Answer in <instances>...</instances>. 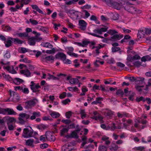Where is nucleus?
Listing matches in <instances>:
<instances>
[{"instance_id": "393cba45", "label": "nucleus", "mask_w": 151, "mask_h": 151, "mask_svg": "<svg viewBox=\"0 0 151 151\" xmlns=\"http://www.w3.org/2000/svg\"><path fill=\"white\" fill-rule=\"evenodd\" d=\"M118 148L117 145H116L114 143H112L110 149L111 151H116L118 149Z\"/></svg>"}, {"instance_id": "473e14b6", "label": "nucleus", "mask_w": 151, "mask_h": 151, "mask_svg": "<svg viewBox=\"0 0 151 151\" xmlns=\"http://www.w3.org/2000/svg\"><path fill=\"white\" fill-rule=\"evenodd\" d=\"M6 120L8 121L7 123H12L16 121V119L13 117H10L9 116H7L6 118Z\"/></svg>"}, {"instance_id": "864d4df0", "label": "nucleus", "mask_w": 151, "mask_h": 151, "mask_svg": "<svg viewBox=\"0 0 151 151\" xmlns=\"http://www.w3.org/2000/svg\"><path fill=\"white\" fill-rule=\"evenodd\" d=\"M22 91L25 94H28L29 92L28 89L26 88H22Z\"/></svg>"}, {"instance_id": "39448f33", "label": "nucleus", "mask_w": 151, "mask_h": 151, "mask_svg": "<svg viewBox=\"0 0 151 151\" xmlns=\"http://www.w3.org/2000/svg\"><path fill=\"white\" fill-rule=\"evenodd\" d=\"M31 0H16V2L18 3L19 2L20 3V5H17L16 6V7L17 9H20L21 7H22L23 6V4H28L29 2H30Z\"/></svg>"}, {"instance_id": "58836bf2", "label": "nucleus", "mask_w": 151, "mask_h": 151, "mask_svg": "<svg viewBox=\"0 0 151 151\" xmlns=\"http://www.w3.org/2000/svg\"><path fill=\"white\" fill-rule=\"evenodd\" d=\"M55 48H52L51 50H48L46 51L47 53L49 54H54L55 52Z\"/></svg>"}, {"instance_id": "4be33fe9", "label": "nucleus", "mask_w": 151, "mask_h": 151, "mask_svg": "<svg viewBox=\"0 0 151 151\" xmlns=\"http://www.w3.org/2000/svg\"><path fill=\"white\" fill-rule=\"evenodd\" d=\"M35 38L34 37L29 38L28 40V43L31 45H34L35 44Z\"/></svg>"}, {"instance_id": "2f4dec72", "label": "nucleus", "mask_w": 151, "mask_h": 151, "mask_svg": "<svg viewBox=\"0 0 151 151\" xmlns=\"http://www.w3.org/2000/svg\"><path fill=\"white\" fill-rule=\"evenodd\" d=\"M90 19L91 20L95 21L96 22V24H100V22L98 21L96 17L94 15H91L90 17Z\"/></svg>"}, {"instance_id": "5701e85b", "label": "nucleus", "mask_w": 151, "mask_h": 151, "mask_svg": "<svg viewBox=\"0 0 151 151\" xmlns=\"http://www.w3.org/2000/svg\"><path fill=\"white\" fill-rule=\"evenodd\" d=\"M50 115L53 118H56L60 116V114L58 113L55 111H52L50 114Z\"/></svg>"}, {"instance_id": "1a4fd4ad", "label": "nucleus", "mask_w": 151, "mask_h": 151, "mask_svg": "<svg viewBox=\"0 0 151 151\" xmlns=\"http://www.w3.org/2000/svg\"><path fill=\"white\" fill-rule=\"evenodd\" d=\"M79 28L82 30H84L86 29L87 24L85 21L83 20H79Z\"/></svg>"}, {"instance_id": "3c124183", "label": "nucleus", "mask_w": 151, "mask_h": 151, "mask_svg": "<svg viewBox=\"0 0 151 151\" xmlns=\"http://www.w3.org/2000/svg\"><path fill=\"white\" fill-rule=\"evenodd\" d=\"M104 117L102 116L100 114H98V120L100 121V123H103L104 122V121L103 120Z\"/></svg>"}, {"instance_id": "8fccbe9b", "label": "nucleus", "mask_w": 151, "mask_h": 151, "mask_svg": "<svg viewBox=\"0 0 151 151\" xmlns=\"http://www.w3.org/2000/svg\"><path fill=\"white\" fill-rule=\"evenodd\" d=\"M47 76V78L49 79H52L53 80H56L57 79V78L56 77H55V76L52 75H50L49 74H48Z\"/></svg>"}, {"instance_id": "9b49d317", "label": "nucleus", "mask_w": 151, "mask_h": 151, "mask_svg": "<svg viewBox=\"0 0 151 151\" xmlns=\"http://www.w3.org/2000/svg\"><path fill=\"white\" fill-rule=\"evenodd\" d=\"M145 34V28H141L138 31L137 37L139 38L143 37Z\"/></svg>"}, {"instance_id": "603ef678", "label": "nucleus", "mask_w": 151, "mask_h": 151, "mask_svg": "<svg viewBox=\"0 0 151 151\" xmlns=\"http://www.w3.org/2000/svg\"><path fill=\"white\" fill-rule=\"evenodd\" d=\"M72 115V112L71 111H69L65 113V116L68 119H69Z\"/></svg>"}, {"instance_id": "49530a36", "label": "nucleus", "mask_w": 151, "mask_h": 151, "mask_svg": "<svg viewBox=\"0 0 151 151\" xmlns=\"http://www.w3.org/2000/svg\"><path fill=\"white\" fill-rule=\"evenodd\" d=\"M119 18V15L116 13H114L113 14L112 19L114 20H116L118 19Z\"/></svg>"}, {"instance_id": "0e129e2a", "label": "nucleus", "mask_w": 151, "mask_h": 151, "mask_svg": "<svg viewBox=\"0 0 151 151\" xmlns=\"http://www.w3.org/2000/svg\"><path fill=\"white\" fill-rule=\"evenodd\" d=\"M70 100L68 99H65V100H64L62 101V103L63 104L65 105L68 102H70Z\"/></svg>"}, {"instance_id": "a18cd8bd", "label": "nucleus", "mask_w": 151, "mask_h": 151, "mask_svg": "<svg viewBox=\"0 0 151 151\" xmlns=\"http://www.w3.org/2000/svg\"><path fill=\"white\" fill-rule=\"evenodd\" d=\"M128 12L131 13L132 14H137V12L136 11H138V12H141L140 10H127Z\"/></svg>"}, {"instance_id": "4d7b16f0", "label": "nucleus", "mask_w": 151, "mask_h": 151, "mask_svg": "<svg viewBox=\"0 0 151 151\" xmlns=\"http://www.w3.org/2000/svg\"><path fill=\"white\" fill-rule=\"evenodd\" d=\"M27 52V50L25 48L22 47L20 48V52L22 53H24Z\"/></svg>"}, {"instance_id": "6e6d98bb", "label": "nucleus", "mask_w": 151, "mask_h": 151, "mask_svg": "<svg viewBox=\"0 0 151 151\" xmlns=\"http://www.w3.org/2000/svg\"><path fill=\"white\" fill-rule=\"evenodd\" d=\"M116 94L117 95H123L124 94L123 91L121 89L117 90L116 92Z\"/></svg>"}, {"instance_id": "f704fd0d", "label": "nucleus", "mask_w": 151, "mask_h": 151, "mask_svg": "<svg viewBox=\"0 0 151 151\" xmlns=\"http://www.w3.org/2000/svg\"><path fill=\"white\" fill-rule=\"evenodd\" d=\"M44 59L46 61H50L51 60H53L54 59V57L52 56H48L45 57Z\"/></svg>"}, {"instance_id": "f8f14e48", "label": "nucleus", "mask_w": 151, "mask_h": 151, "mask_svg": "<svg viewBox=\"0 0 151 151\" xmlns=\"http://www.w3.org/2000/svg\"><path fill=\"white\" fill-rule=\"evenodd\" d=\"M68 14H70L71 16L75 17H78L79 12L78 11H75V10H69L68 11L66 12Z\"/></svg>"}, {"instance_id": "ddd939ff", "label": "nucleus", "mask_w": 151, "mask_h": 151, "mask_svg": "<svg viewBox=\"0 0 151 151\" xmlns=\"http://www.w3.org/2000/svg\"><path fill=\"white\" fill-rule=\"evenodd\" d=\"M12 81H13L15 84L17 85H19L21 83H22L24 82V81L23 80L19 78H12Z\"/></svg>"}, {"instance_id": "de8ad7c7", "label": "nucleus", "mask_w": 151, "mask_h": 151, "mask_svg": "<svg viewBox=\"0 0 151 151\" xmlns=\"http://www.w3.org/2000/svg\"><path fill=\"white\" fill-rule=\"evenodd\" d=\"M6 109L2 108L0 107V114H6Z\"/></svg>"}, {"instance_id": "9d476101", "label": "nucleus", "mask_w": 151, "mask_h": 151, "mask_svg": "<svg viewBox=\"0 0 151 151\" xmlns=\"http://www.w3.org/2000/svg\"><path fill=\"white\" fill-rule=\"evenodd\" d=\"M12 68L11 67L8 65L7 66H4L3 68L4 69H6L7 70L9 73L12 74H14L17 73L16 71L14 70L13 66H12Z\"/></svg>"}, {"instance_id": "0eeeda50", "label": "nucleus", "mask_w": 151, "mask_h": 151, "mask_svg": "<svg viewBox=\"0 0 151 151\" xmlns=\"http://www.w3.org/2000/svg\"><path fill=\"white\" fill-rule=\"evenodd\" d=\"M9 91L10 96L11 97L12 96V95H13V101L14 102L19 101V94L11 90H10Z\"/></svg>"}, {"instance_id": "f257e3e1", "label": "nucleus", "mask_w": 151, "mask_h": 151, "mask_svg": "<svg viewBox=\"0 0 151 151\" xmlns=\"http://www.w3.org/2000/svg\"><path fill=\"white\" fill-rule=\"evenodd\" d=\"M30 114L28 112L19 114L18 118L19 123L24 124L28 122V119L33 120L35 119L36 117H39L40 116V113L39 112H34L32 113V115L30 116Z\"/></svg>"}, {"instance_id": "6ab92c4d", "label": "nucleus", "mask_w": 151, "mask_h": 151, "mask_svg": "<svg viewBox=\"0 0 151 151\" xmlns=\"http://www.w3.org/2000/svg\"><path fill=\"white\" fill-rule=\"evenodd\" d=\"M123 37V35H114L111 37V39L112 40H119Z\"/></svg>"}, {"instance_id": "2eb2a0df", "label": "nucleus", "mask_w": 151, "mask_h": 151, "mask_svg": "<svg viewBox=\"0 0 151 151\" xmlns=\"http://www.w3.org/2000/svg\"><path fill=\"white\" fill-rule=\"evenodd\" d=\"M20 72L21 74H24L27 77H29L31 75V73L27 69L22 70H20Z\"/></svg>"}, {"instance_id": "7c9ffc66", "label": "nucleus", "mask_w": 151, "mask_h": 151, "mask_svg": "<svg viewBox=\"0 0 151 151\" xmlns=\"http://www.w3.org/2000/svg\"><path fill=\"white\" fill-rule=\"evenodd\" d=\"M16 35L20 37H27L28 35L27 33L25 32L19 33H17L16 34Z\"/></svg>"}, {"instance_id": "7ed1b4c3", "label": "nucleus", "mask_w": 151, "mask_h": 151, "mask_svg": "<svg viewBox=\"0 0 151 151\" xmlns=\"http://www.w3.org/2000/svg\"><path fill=\"white\" fill-rule=\"evenodd\" d=\"M31 84L30 85V87L32 92L36 93H40V90L38 89L41 88V86L39 85V83H38L37 84L35 85V83L32 81H31Z\"/></svg>"}, {"instance_id": "052dcab7", "label": "nucleus", "mask_w": 151, "mask_h": 151, "mask_svg": "<svg viewBox=\"0 0 151 151\" xmlns=\"http://www.w3.org/2000/svg\"><path fill=\"white\" fill-rule=\"evenodd\" d=\"M66 93L65 92H63L59 96V98L60 99H63L65 97Z\"/></svg>"}, {"instance_id": "72a5a7b5", "label": "nucleus", "mask_w": 151, "mask_h": 151, "mask_svg": "<svg viewBox=\"0 0 151 151\" xmlns=\"http://www.w3.org/2000/svg\"><path fill=\"white\" fill-rule=\"evenodd\" d=\"M80 114L81 115V117L82 119H84L86 116V114L85 113V110L84 109L81 110Z\"/></svg>"}, {"instance_id": "c85d7f7f", "label": "nucleus", "mask_w": 151, "mask_h": 151, "mask_svg": "<svg viewBox=\"0 0 151 151\" xmlns=\"http://www.w3.org/2000/svg\"><path fill=\"white\" fill-rule=\"evenodd\" d=\"M33 139H30L26 141V145L28 146H31L33 144Z\"/></svg>"}, {"instance_id": "bb28decb", "label": "nucleus", "mask_w": 151, "mask_h": 151, "mask_svg": "<svg viewBox=\"0 0 151 151\" xmlns=\"http://www.w3.org/2000/svg\"><path fill=\"white\" fill-rule=\"evenodd\" d=\"M108 147L103 145H100L99 147V151H107Z\"/></svg>"}, {"instance_id": "c9c22d12", "label": "nucleus", "mask_w": 151, "mask_h": 151, "mask_svg": "<svg viewBox=\"0 0 151 151\" xmlns=\"http://www.w3.org/2000/svg\"><path fill=\"white\" fill-rule=\"evenodd\" d=\"M76 131H73L71 133L70 137V138H78V136L77 135V133L76 132Z\"/></svg>"}, {"instance_id": "e433bc0d", "label": "nucleus", "mask_w": 151, "mask_h": 151, "mask_svg": "<svg viewBox=\"0 0 151 151\" xmlns=\"http://www.w3.org/2000/svg\"><path fill=\"white\" fill-rule=\"evenodd\" d=\"M68 89L69 90V91L72 92L77 91L78 90V88L76 86H75V87H69L68 88Z\"/></svg>"}, {"instance_id": "338daca9", "label": "nucleus", "mask_w": 151, "mask_h": 151, "mask_svg": "<svg viewBox=\"0 0 151 151\" xmlns=\"http://www.w3.org/2000/svg\"><path fill=\"white\" fill-rule=\"evenodd\" d=\"M101 20L104 22L106 21L109 20L108 18L105 17L104 15L101 16Z\"/></svg>"}, {"instance_id": "09e8293b", "label": "nucleus", "mask_w": 151, "mask_h": 151, "mask_svg": "<svg viewBox=\"0 0 151 151\" xmlns=\"http://www.w3.org/2000/svg\"><path fill=\"white\" fill-rule=\"evenodd\" d=\"M11 40H9L7 41V43L5 44V46L6 47H9L12 45V41Z\"/></svg>"}, {"instance_id": "ea45409f", "label": "nucleus", "mask_w": 151, "mask_h": 151, "mask_svg": "<svg viewBox=\"0 0 151 151\" xmlns=\"http://www.w3.org/2000/svg\"><path fill=\"white\" fill-rule=\"evenodd\" d=\"M2 28L7 31H9L12 30V28L9 26H5L3 25L2 26Z\"/></svg>"}, {"instance_id": "4468645a", "label": "nucleus", "mask_w": 151, "mask_h": 151, "mask_svg": "<svg viewBox=\"0 0 151 151\" xmlns=\"http://www.w3.org/2000/svg\"><path fill=\"white\" fill-rule=\"evenodd\" d=\"M107 28H101L100 29H95L93 30V32L95 33L101 35L102 34V32L106 31Z\"/></svg>"}, {"instance_id": "dca6fc26", "label": "nucleus", "mask_w": 151, "mask_h": 151, "mask_svg": "<svg viewBox=\"0 0 151 151\" xmlns=\"http://www.w3.org/2000/svg\"><path fill=\"white\" fill-rule=\"evenodd\" d=\"M6 114L9 115H16L17 113L12 109L7 108L6 110Z\"/></svg>"}, {"instance_id": "37998d69", "label": "nucleus", "mask_w": 151, "mask_h": 151, "mask_svg": "<svg viewBox=\"0 0 151 151\" xmlns=\"http://www.w3.org/2000/svg\"><path fill=\"white\" fill-rule=\"evenodd\" d=\"M120 48L118 47H112L111 48L112 51L113 52H116L120 50Z\"/></svg>"}, {"instance_id": "e2e57ef3", "label": "nucleus", "mask_w": 151, "mask_h": 151, "mask_svg": "<svg viewBox=\"0 0 151 151\" xmlns=\"http://www.w3.org/2000/svg\"><path fill=\"white\" fill-rule=\"evenodd\" d=\"M83 12L85 13V17L86 18H87L90 16V13L88 12L86 10H84L83 11Z\"/></svg>"}, {"instance_id": "cd10ccee", "label": "nucleus", "mask_w": 151, "mask_h": 151, "mask_svg": "<svg viewBox=\"0 0 151 151\" xmlns=\"http://www.w3.org/2000/svg\"><path fill=\"white\" fill-rule=\"evenodd\" d=\"M3 76L6 79L9 81H12V78L9 75H6L4 73H2Z\"/></svg>"}, {"instance_id": "bf43d9fd", "label": "nucleus", "mask_w": 151, "mask_h": 151, "mask_svg": "<svg viewBox=\"0 0 151 151\" xmlns=\"http://www.w3.org/2000/svg\"><path fill=\"white\" fill-rule=\"evenodd\" d=\"M62 122L66 124H68L71 122L70 120L69 119H63L62 120Z\"/></svg>"}, {"instance_id": "aec40b11", "label": "nucleus", "mask_w": 151, "mask_h": 151, "mask_svg": "<svg viewBox=\"0 0 151 151\" xmlns=\"http://www.w3.org/2000/svg\"><path fill=\"white\" fill-rule=\"evenodd\" d=\"M109 138L106 136H104L101 138V139L105 142V144L106 145H109L111 143V142L109 140Z\"/></svg>"}, {"instance_id": "20e7f679", "label": "nucleus", "mask_w": 151, "mask_h": 151, "mask_svg": "<svg viewBox=\"0 0 151 151\" xmlns=\"http://www.w3.org/2000/svg\"><path fill=\"white\" fill-rule=\"evenodd\" d=\"M46 139L50 141L54 142L55 139L53 134L50 132H46Z\"/></svg>"}, {"instance_id": "5fc2aeb1", "label": "nucleus", "mask_w": 151, "mask_h": 151, "mask_svg": "<svg viewBox=\"0 0 151 151\" xmlns=\"http://www.w3.org/2000/svg\"><path fill=\"white\" fill-rule=\"evenodd\" d=\"M46 134H45V135H43L40 136V140L43 142H44L46 141Z\"/></svg>"}, {"instance_id": "423d86ee", "label": "nucleus", "mask_w": 151, "mask_h": 151, "mask_svg": "<svg viewBox=\"0 0 151 151\" xmlns=\"http://www.w3.org/2000/svg\"><path fill=\"white\" fill-rule=\"evenodd\" d=\"M102 113L108 118H110L113 115L114 112L107 109H104L102 110Z\"/></svg>"}, {"instance_id": "79ce46f5", "label": "nucleus", "mask_w": 151, "mask_h": 151, "mask_svg": "<svg viewBox=\"0 0 151 151\" xmlns=\"http://www.w3.org/2000/svg\"><path fill=\"white\" fill-rule=\"evenodd\" d=\"M30 22L33 25H36L38 23V22L36 20L32 19H30L29 20Z\"/></svg>"}, {"instance_id": "4c0bfd02", "label": "nucleus", "mask_w": 151, "mask_h": 151, "mask_svg": "<svg viewBox=\"0 0 151 151\" xmlns=\"http://www.w3.org/2000/svg\"><path fill=\"white\" fill-rule=\"evenodd\" d=\"M58 56L63 59L64 60H65L66 59V56L64 53L62 52H59L58 54Z\"/></svg>"}, {"instance_id": "774afa93", "label": "nucleus", "mask_w": 151, "mask_h": 151, "mask_svg": "<svg viewBox=\"0 0 151 151\" xmlns=\"http://www.w3.org/2000/svg\"><path fill=\"white\" fill-rule=\"evenodd\" d=\"M145 34L147 35L150 34L151 33V28L150 29L145 28Z\"/></svg>"}, {"instance_id": "a878e982", "label": "nucleus", "mask_w": 151, "mask_h": 151, "mask_svg": "<svg viewBox=\"0 0 151 151\" xmlns=\"http://www.w3.org/2000/svg\"><path fill=\"white\" fill-rule=\"evenodd\" d=\"M151 60V57L149 55H146L142 57L141 60L142 62H145L147 61L150 60Z\"/></svg>"}, {"instance_id": "b1692460", "label": "nucleus", "mask_w": 151, "mask_h": 151, "mask_svg": "<svg viewBox=\"0 0 151 151\" xmlns=\"http://www.w3.org/2000/svg\"><path fill=\"white\" fill-rule=\"evenodd\" d=\"M79 81L78 79L73 78H71L69 81L70 83L72 84H76L79 82Z\"/></svg>"}, {"instance_id": "f03ea898", "label": "nucleus", "mask_w": 151, "mask_h": 151, "mask_svg": "<svg viewBox=\"0 0 151 151\" xmlns=\"http://www.w3.org/2000/svg\"><path fill=\"white\" fill-rule=\"evenodd\" d=\"M33 132L32 129L29 130L27 128H24L23 129L22 136L24 138H29L32 136Z\"/></svg>"}, {"instance_id": "6e6552de", "label": "nucleus", "mask_w": 151, "mask_h": 151, "mask_svg": "<svg viewBox=\"0 0 151 151\" xmlns=\"http://www.w3.org/2000/svg\"><path fill=\"white\" fill-rule=\"evenodd\" d=\"M73 148V146L70 143L63 145L62 148V151H71Z\"/></svg>"}, {"instance_id": "412c9836", "label": "nucleus", "mask_w": 151, "mask_h": 151, "mask_svg": "<svg viewBox=\"0 0 151 151\" xmlns=\"http://www.w3.org/2000/svg\"><path fill=\"white\" fill-rule=\"evenodd\" d=\"M103 100V98L101 97H97L96 98V100L92 102L91 104H98L101 103V101Z\"/></svg>"}, {"instance_id": "c03bdc74", "label": "nucleus", "mask_w": 151, "mask_h": 151, "mask_svg": "<svg viewBox=\"0 0 151 151\" xmlns=\"http://www.w3.org/2000/svg\"><path fill=\"white\" fill-rule=\"evenodd\" d=\"M107 33L111 35H112L114 34L117 33V32L115 30L110 29L108 31Z\"/></svg>"}, {"instance_id": "a19ab883", "label": "nucleus", "mask_w": 151, "mask_h": 151, "mask_svg": "<svg viewBox=\"0 0 151 151\" xmlns=\"http://www.w3.org/2000/svg\"><path fill=\"white\" fill-rule=\"evenodd\" d=\"M136 101L137 102H139L141 101H142L143 102H145L146 100L145 99L144 97L142 96L140 97H137Z\"/></svg>"}, {"instance_id": "13d9d810", "label": "nucleus", "mask_w": 151, "mask_h": 151, "mask_svg": "<svg viewBox=\"0 0 151 151\" xmlns=\"http://www.w3.org/2000/svg\"><path fill=\"white\" fill-rule=\"evenodd\" d=\"M8 128L9 130H13L14 127L12 124L9 123H7Z\"/></svg>"}, {"instance_id": "c756f323", "label": "nucleus", "mask_w": 151, "mask_h": 151, "mask_svg": "<svg viewBox=\"0 0 151 151\" xmlns=\"http://www.w3.org/2000/svg\"><path fill=\"white\" fill-rule=\"evenodd\" d=\"M68 129L66 128H64L60 130L61 135L63 136L64 134L68 132Z\"/></svg>"}, {"instance_id": "f3484780", "label": "nucleus", "mask_w": 151, "mask_h": 151, "mask_svg": "<svg viewBox=\"0 0 151 151\" xmlns=\"http://www.w3.org/2000/svg\"><path fill=\"white\" fill-rule=\"evenodd\" d=\"M41 45L43 47L49 48H52L53 47V45L47 42H42Z\"/></svg>"}, {"instance_id": "69168bd1", "label": "nucleus", "mask_w": 151, "mask_h": 151, "mask_svg": "<svg viewBox=\"0 0 151 151\" xmlns=\"http://www.w3.org/2000/svg\"><path fill=\"white\" fill-rule=\"evenodd\" d=\"M48 146V145L46 143L41 144L40 145V147L42 149H44L47 148Z\"/></svg>"}, {"instance_id": "a211bd4d", "label": "nucleus", "mask_w": 151, "mask_h": 151, "mask_svg": "<svg viewBox=\"0 0 151 151\" xmlns=\"http://www.w3.org/2000/svg\"><path fill=\"white\" fill-rule=\"evenodd\" d=\"M11 40L15 44H22L23 43V41L22 40L17 38H13L11 37Z\"/></svg>"}, {"instance_id": "680f3d73", "label": "nucleus", "mask_w": 151, "mask_h": 151, "mask_svg": "<svg viewBox=\"0 0 151 151\" xmlns=\"http://www.w3.org/2000/svg\"><path fill=\"white\" fill-rule=\"evenodd\" d=\"M140 58V57L138 55H135L132 57V59L133 60H139Z\"/></svg>"}]
</instances>
